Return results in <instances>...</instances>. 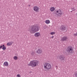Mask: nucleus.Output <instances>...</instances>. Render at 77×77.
I'll return each instance as SVG.
<instances>
[{"mask_svg":"<svg viewBox=\"0 0 77 77\" xmlns=\"http://www.w3.org/2000/svg\"><path fill=\"white\" fill-rule=\"evenodd\" d=\"M39 8L38 6H35L33 8V9L34 11L36 12H39Z\"/></svg>","mask_w":77,"mask_h":77,"instance_id":"nucleus-7","label":"nucleus"},{"mask_svg":"<svg viewBox=\"0 0 77 77\" xmlns=\"http://www.w3.org/2000/svg\"><path fill=\"white\" fill-rule=\"evenodd\" d=\"M56 67H57V66H56Z\"/></svg>","mask_w":77,"mask_h":77,"instance_id":"nucleus-24","label":"nucleus"},{"mask_svg":"<svg viewBox=\"0 0 77 77\" xmlns=\"http://www.w3.org/2000/svg\"><path fill=\"white\" fill-rule=\"evenodd\" d=\"M17 77H20V74H18V75H17Z\"/></svg>","mask_w":77,"mask_h":77,"instance_id":"nucleus-21","label":"nucleus"},{"mask_svg":"<svg viewBox=\"0 0 77 77\" xmlns=\"http://www.w3.org/2000/svg\"><path fill=\"white\" fill-rule=\"evenodd\" d=\"M66 51L67 53H68V55H70L71 53H72V51H73V48L71 46H69L66 49Z\"/></svg>","mask_w":77,"mask_h":77,"instance_id":"nucleus-4","label":"nucleus"},{"mask_svg":"<svg viewBox=\"0 0 77 77\" xmlns=\"http://www.w3.org/2000/svg\"><path fill=\"white\" fill-rule=\"evenodd\" d=\"M34 35L35 37H36V38H38V37L40 36V33L39 32L35 33L34 34Z\"/></svg>","mask_w":77,"mask_h":77,"instance_id":"nucleus-10","label":"nucleus"},{"mask_svg":"<svg viewBox=\"0 0 77 77\" xmlns=\"http://www.w3.org/2000/svg\"><path fill=\"white\" fill-rule=\"evenodd\" d=\"M50 9L51 12H53L55 11V8L54 7H51L50 8Z\"/></svg>","mask_w":77,"mask_h":77,"instance_id":"nucleus-12","label":"nucleus"},{"mask_svg":"<svg viewBox=\"0 0 77 77\" xmlns=\"http://www.w3.org/2000/svg\"><path fill=\"white\" fill-rule=\"evenodd\" d=\"M55 33H56V32H51L50 33V34L51 35H53L55 34Z\"/></svg>","mask_w":77,"mask_h":77,"instance_id":"nucleus-19","label":"nucleus"},{"mask_svg":"<svg viewBox=\"0 0 77 77\" xmlns=\"http://www.w3.org/2000/svg\"><path fill=\"white\" fill-rule=\"evenodd\" d=\"M39 63V62L38 60H34L31 61L29 64L28 66H31L32 67H35L38 66Z\"/></svg>","mask_w":77,"mask_h":77,"instance_id":"nucleus-2","label":"nucleus"},{"mask_svg":"<svg viewBox=\"0 0 77 77\" xmlns=\"http://www.w3.org/2000/svg\"><path fill=\"white\" fill-rule=\"evenodd\" d=\"M45 23L46 24H48L50 23V21L49 20H46L45 21Z\"/></svg>","mask_w":77,"mask_h":77,"instance_id":"nucleus-15","label":"nucleus"},{"mask_svg":"<svg viewBox=\"0 0 77 77\" xmlns=\"http://www.w3.org/2000/svg\"><path fill=\"white\" fill-rule=\"evenodd\" d=\"M39 26L37 24L33 25L31 27L30 29L29 30L30 33H35L39 30Z\"/></svg>","mask_w":77,"mask_h":77,"instance_id":"nucleus-1","label":"nucleus"},{"mask_svg":"<svg viewBox=\"0 0 77 77\" xmlns=\"http://www.w3.org/2000/svg\"><path fill=\"white\" fill-rule=\"evenodd\" d=\"M2 47H3L2 50H5L6 49V47L5 46V45H3L2 46H1L0 47V49H2Z\"/></svg>","mask_w":77,"mask_h":77,"instance_id":"nucleus-13","label":"nucleus"},{"mask_svg":"<svg viewBox=\"0 0 77 77\" xmlns=\"http://www.w3.org/2000/svg\"><path fill=\"white\" fill-rule=\"evenodd\" d=\"M14 59L16 60L18 59V57L17 56H15L14 57Z\"/></svg>","mask_w":77,"mask_h":77,"instance_id":"nucleus-17","label":"nucleus"},{"mask_svg":"<svg viewBox=\"0 0 77 77\" xmlns=\"http://www.w3.org/2000/svg\"><path fill=\"white\" fill-rule=\"evenodd\" d=\"M44 68L45 71H46V70L50 69L51 68V66L50 64L48 63H46L44 64Z\"/></svg>","mask_w":77,"mask_h":77,"instance_id":"nucleus-3","label":"nucleus"},{"mask_svg":"<svg viewBox=\"0 0 77 77\" xmlns=\"http://www.w3.org/2000/svg\"><path fill=\"white\" fill-rule=\"evenodd\" d=\"M67 39H68V38H67V37L64 36L61 38V40L62 41H64L67 40Z\"/></svg>","mask_w":77,"mask_h":77,"instance_id":"nucleus-11","label":"nucleus"},{"mask_svg":"<svg viewBox=\"0 0 77 77\" xmlns=\"http://www.w3.org/2000/svg\"><path fill=\"white\" fill-rule=\"evenodd\" d=\"M75 77H77V72L75 73Z\"/></svg>","mask_w":77,"mask_h":77,"instance_id":"nucleus-22","label":"nucleus"},{"mask_svg":"<svg viewBox=\"0 0 77 77\" xmlns=\"http://www.w3.org/2000/svg\"><path fill=\"white\" fill-rule=\"evenodd\" d=\"M36 51L37 53L39 54L42 53V50L41 48L38 49L37 51Z\"/></svg>","mask_w":77,"mask_h":77,"instance_id":"nucleus-9","label":"nucleus"},{"mask_svg":"<svg viewBox=\"0 0 77 77\" xmlns=\"http://www.w3.org/2000/svg\"><path fill=\"white\" fill-rule=\"evenodd\" d=\"M31 55H32V56L34 55V54H35V52L33 51H32L31 52Z\"/></svg>","mask_w":77,"mask_h":77,"instance_id":"nucleus-20","label":"nucleus"},{"mask_svg":"<svg viewBox=\"0 0 77 77\" xmlns=\"http://www.w3.org/2000/svg\"><path fill=\"white\" fill-rule=\"evenodd\" d=\"M51 38H54V36H52L51 37Z\"/></svg>","mask_w":77,"mask_h":77,"instance_id":"nucleus-23","label":"nucleus"},{"mask_svg":"<svg viewBox=\"0 0 77 77\" xmlns=\"http://www.w3.org/2000/svg\"><path fill=\"white\" fill-rule=\"evenodd\" d=\"M66 27H65V25H61L60 26V29L62 31H64V30H66Z\"/></svg>","mask_w":77,"mask_h":77,"instance_id":"nucleus-8","label":"nucleus"},{"mask_svg":"<svg viewBox=\"0 0 77 77\" xmlns=\"http://www.w3.org/2000/svg\"><path fill=\"white\" fill-rule=\"evenodd\" d=\"M73 36H77V32H75L73 33Z\"/></svg>","mask_w":77,"mask_h":77,"instance_id":"nucleus-18","label":"nucleus"},{"mask_svg":"<svg viewBox=\"0 0 77 77\" xmlns=\"http://www.w3.org/2000/svg\"><path fill=\"white\" fill-rule=\"evenodd\" d=\"M56 15H57L58 17H61V15H62V12H61L60 10H58L56 12Z\"/></svg>","mask_w":77,"mask_h":77,"instance_id":"nucleus-5","label":"nucleus"},{"mask_svg":"<svg viewBox=\"0 0 77 77\" xmlns=\"http://www.w3.org/2000/svg\"><path fill=\"white\" fill-rule=\"evenodd\" d=\"M58 57L60 59V60H64L65 58V55L63 54L60 55Z\"/></svg>","mask_w":77,"mask_h":77,"instance_id":"nucleus-6","label":"nucleus"},{"mask_svg":"<svg viewBox=\"0 0 77 77\" xmlns=\"http://www.w3.org/2000/svg\"><path fill=\"white\" fill-rule=\"evenodd\" d=\"M4 66H8L9 65V63L7 61H5L4 63L3 64Z\"/></svg>","mask_w":77,"mask_h":77,"instance_id":"nucleus-14","label":"nucleus"},{"mask_svg":"<svg viewBox=\"0 0 77 77\" xmlns=\"http://www.w3.org/2000/svg\"><path fill=\"white\" fill-rule=\"evenodd\" d=\"M12 44H13V42H9L7 43V45H11Z\"/></svg>","mask_w":77,"mask_h":77,"instance_id":"nucleus-16","label":"nucleus"}]
</instances>
